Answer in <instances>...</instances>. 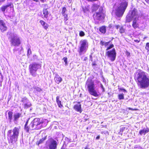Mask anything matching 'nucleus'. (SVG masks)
Here are the masks:
<instances>
[{"instance_id": "obj_1", "label": "nucleus", "mask_w": 149, "mask_h": 149, "mask_svg": "<svg viewBox=\"0 0 149 149\" xmlns=\"http://www.w3.org/2000/svg\"><path fill=\"white\" fill-rule=\"evenodd\" d=\"M136 81L138 86L141 88H146L149 86V77L144 72L139 70Z\"/></svg>"}, {"instance_id": "obj_2", "label": "nucleus", "mask_w": 149, "mask_h": 149, "mask_svg": "<svg viewBox=\"0 0 149 149\" xmlns=\"http://www.w3.org/2000/svg\"><path fill=\"white\" fill-rule=\"evenodd\" d=\"M19 128L15 127L13 130V134H11L12 130H8L7 132V136L8 142L9 144H13L16 143L18 140L19 134Z\"/></svg>"}, {"instance_id": "obj_3", "label": "nucleus", "mask_w": 149, "mask_h": 149, "mask_svg": "<svg viewBox=\"0 0 149 149\" xmlns=\"http://www.w3.org/2000/svg\"><path fill=\"white\" fill-rule=\"evenodd\" d=\"M127 6L128 2L126 1H124L121 2L115 10L116 15L118 17H122Z\"/></svg>"}, {"instance_id": "obj_4", "label": "nucleus", "mask_w": 149, "mask_h": 149, "mask_svg": "<svg viewBox=\"0 0 149 149\" xmlns=\"http://www.w3.org/2000/svg\"><path fill=\"white\" fill-rule=\"evenodd\" d=\"M85 86H87L88 92L91 95L96 97L99 96L95 89L94 81L91 79H88L86 82Z\"/></svg>"}, {"instance_id": "obj_5", "label": "nucleus", "mask_w": 149, "mask_h": 149, "mask_svg": "<svg viewBox=\"0 0 149 149\" xmlns=\"http://www.w3.org/2000/svg\"><path fill=\"white\" fill-rule=\"evenodd\" d=\"M47 123V120L46 119H40L38 118H34L31 122L32 123V126L34 127L35 130H39L41 128L42 125Z\"/></svg>"}, {"instance_id": "obj_6", "label": "nucleus", "mask_w": 149, "mask_h": 149, "mask_svg": "<svg viewBox=\"0 0 149 149\" xmlns=\"http://www.w3.org/2000/svg\"><path fill=\"white\" fill-rule=\"evenodd\" d=\"M105 16V13L104 12L103 8L101 7L99 8V11L96 12L93 15L94 20L98 21L103 20L104 19Z\"/></svg>"}, {"instance_id": "obj_7", "label": "nucleus", "mask_w": 149, "mask_h": 149, "mask_svg": "<svg viewBox=\"0 0 149 149\" xmlns=\"http://www.w3.org/2000/svg\"><path fill=\"white\" fill-rule=\"evenodd\" d=\"M88 47V43L86 40H81L80 42V46L79 47L78 52L79 55H81L83 53L86 52Z\"/></svg>"}, {"instance_id": "obj_8", "label": "nucleus", "mask_w": 149, "mask_h": 149, "mask_svg": "<svg viewBox=\"0 0 149 149\" xmlns=\"http://www.w3.org/2000/svg\"><path fill=\"white\" fill-rule=\"evenodd\" d=\"M41 67L40 65L36 63L30 64L29 67V70L30 73L33 77H35L37 70Z\"/></svg>"}, {"instance_id": "obj_9", "label": "nucleus", "mask_w": 149, "mask_h": 149, "mask_svg": "<svg viewBox=\"0 0 149 149\" xmlns=\"http://www.w3.org/2000/svg\"><path fill=\"white\" fill-rule=\"evenodd\" d=\"M10 42L12 46H18L21 43L20 38L14 35L10 38Z\"/></svg>"}, {"instance_id": "obj_10", "label": "nucleus", "mask_w": 149, "mask_h": 149, "mask_svg": "<svg viewBox=\"0 0 149 149\" xmlns=\"http://www.w3.org/2000/svg\"><path fill=\"white\" fill-rule=\"evenodd\" d=\"M106 55L111 61H113L115 60L116 57V52L115 49H113L112 50L107 51L106 53Z\"/></svg>"}, {"instance_id": "obj_11", "label": "nucleus", "mask_w": 149, "mask_h": 149, "mask_svg": "<svg viewBox=\"0 0 149 149\" xmlns=\"http://www.w3.org/2000/svg\"><path fill=\"white\" fill-rule=\"evenodd\" d=\"M29 121V119L26 120L24 126V130L27 132H29V130H35L34 127L32 126V124L31 122L30 123L29 126L28 125Z\"/></svg>"}, {"instance_id": "obj_12", "label": "nucleus", "mask_w": 149, "mask_h": 149, "mask_svg": "<svg viewBox=\"0 0 149 149\" xmlns=\"http://www.w3.org/2000/svg\"><path fill=\"white\" fill-rule=\"evenodd\" d=\"M7 27L4 22L2 19H0V30L2 32H3L7 30Z\"/></svg>"}, {"instance_id": "obj_13", "label": "nucleus", "mask_w": 149, "mask_h": 149, "mask_svg": "<svg viewBox=\"0 0 149 149\" xmlns=\"http://www.w3.org/2000/svg\"><path fill=\"white\" fill-rule=\"evenodd\" d=\"M74 109L77 112L81 113L82 111L81 105L80 102H78L77 104L74 105L73 107Z\"/></svg>"}, {"instance_id": "obj_14", "label": "nucleus", "mask_w": 149, "mask_h": 149, "mask_svg": "<svg viewBox=\"0 0 149 149\" xmlns=\"http://www.w3.org/2000/svg\"><path fill=\"white\" fill-rule=\"evenodd\" d=\"M12 7L13 8V4L12 3H11L8 4L7 5L3 6L1 7L0 8V10H1V11L4 13L6 10V11H7V8L8 7H10V8H12Z\"/></svg>"}, {"instance_id": "obj_15", "label": "nucleus", "mask_w": 149, "mask_h": 149, "mask_svg": "<svg viewBox=\"0 0 149 149\" xmlns=\"http://www.w3.org/2000/svg\"><path fill=\"white\" fill-rule=\"evenodd\" d=\"M57 143L56 141L53 140L51 141L49 145V149H56Z\"/></svg>"}, {"instance_id": "obj_16", "label": "nucleus", "mask_w": 149, "mask_h": 149, "mask_svg": "<svg viewBox=\"0 0 149 149\" xmlns=\"http://www.w3.org/2000/svg\"><path fill=\"white\" fill-rule=\"evenodd\" d=\"M54 80L56 83L59 84L62 81V79L58 74H56L54 78Z\"/></svg>"}, {"instance_id": "obj_17", "label": "nucleus", "mask_w": 149, "mask_h": 149, "mask_svg": "<svg viewBox=\"0 0 149 149\" xmlns=\"http://www.w3.org/2000/svg\"><path fill=\"white\" fill-rule=\"evenodd\" d=\"M41 24L43 28L45 30H47L49 27V25L45 22L42 20L40 21Z\"/></svg>"}, {"instance_id": "obj_18", "label": "nucleus", "mask_w": 149, "mask_h": 149, "mask_svg": "<svg viewBox=\"0 0 149 149\" xmlns=\"http://www.w3.org/2000/svg\"><path fill=\"white\" fill-rule=\"evenodd\" d=\"M99 31L102 33L105 34L106 32V27L105 26H102L99 28Z\"/></svg>"}, {"instance_id": "obj_19", "label": "nucleus", "mask_w": 149, "mask_h": 149, "mask_svg": "<svg viewBox=\"0 0 149 149\" xmlns=\"http://www.w3.org/2000/svg\"><path fill=\"white\" fill-rule=\"evenodd\" d=\"M22 116V113H17L14 115V120L16 121L18 120L19 118Z\"/></svg>"}, {"instance_id": "obj_20", "label": "nucleus", "mask_w": 149, "mask_h": 149, "mask_svg": "<svg viewBox=\"0 0 149 149\" xmlns=\"http://www.w3.org/2000/svg\"><path fill=\"white\" fill-rule=\"evenodd\" d=\"M132 26L134 29L139 27V25L137 22V20L136 18H135L133 21Z\"/></svg>"}, {"instance_id": "obj_21", "label": "nucleus", "mask_w": 149, "mask_h": 149, "mask_svg": "<svg viewBox=\"0 0 149 149\" xmlns=\"http://www.w3.org/2000/svg\"><path fill=\"white\" fill-rule=\"evenodd\" d=\"M47 137V136H46L43 138L40 139L39 141H37L36 142V144L39 146V144L43 143L44 142V141L46 139Z\"/></svg>"}, {"instance_id": "obj_22", "label": "nucleus", "mask_w": 149, "mask_h": 149, "mask_svg": "<svg viewBox=\"0 0 149 149\" xmlns=\"http://www.w3.org/2000/svg\"><path fill=\"white\" fill-rule=\"evenodd\" d=\"M47 9L48 8H44L43 10V14L45 18H47L48 17L49 12Z\"/></svg>"}, {"instance_id": "obj_23", "label": "nucleus", "mask_w": 149, "mask_h": 149, "mask_svg": "<svg viewBox=\"0 0 149 149\" xmlns=\"http://www.w3.org/2000/svg\"><path fill=\"white\" fill-rule=\"evenodd\" d=\"M60 98L59 96H57L56 98V101L58 107L61 108L63 107V105L62 104L61 101L60 100Z\"/></svg>"}, {"instance_id": "obj_24", "label": "nucleus", "mask_w": 149, "mask_h": 149, "mask_svg": "<svg viewBox=\"0 0 149 149\" xmlns=\"http://www.w3.org/2000/svg\"><path fill=\"white\" fill-rule=\"evenodd\" d=\"M133 17L131 15L128 13L126 17V22H131Z\"/></svg>"}, {"instance_id": "obj_25", "label": "nucleus", "mask_w": 149, "mask_h": 149, "mask_svg": "<svg viewBox=\"0 0 149 149\" xmlns=\"http://www.w3.org/2000/svg\"><path fill=\"white\" fill-rule=\"evenodd\" d=\"M149 132V129L147 128L146 130L143 129L139 131V134L141 135L142 134L145 135L146 133H148Z\"/></svg>"}, {"instance_id": "obj_26", "label": "nucleus", "mask_w": 149, "mask_h": 149, "mask_svg": "<svg viewBox=\"0 0 149 149\" xmlns=\"http://www.w3.org/2000/svg\"><path fill=\"white\" fill-rule=\"evenodd\" d=\"M100 7L99 5L97 4L93 5L92 7V12H93L96 11Z\"/></svg>"}, {"instance_id": "obj_27", "label": "nucleus", "mask_w": 149, "mask_h": 149, "mask_svg": "<svg viewBox=\"0 0 149 149\" xmlns=\"http://www.w3.org/2000/svg\"><path fill=\"white\" fill-rule=\"evenodd\" d=\"M136 11L135 8H134L133 10L130 11L128 13L133 17L134 16L136 15Z\"/></svg>"}, {"instance_id": "obj_28", "label": "nucleus", "mask_w": 149, "mask_h": 149, "mask_svg": "<svg viewBox=\"0 0 149 149\" xmlns=\"http://www.w3.org/2000/svg\"><path fill=\"white\" fill-rule=\"evenodd\" d=\"M8 119L10 122H11L12 121L13 116V112L11 111H9L8 113Z\"/></svg>"}, {"instance_id": "obj_29", "label": "nucleus", "mask_w": 149, "mask_h": 149, "mask_svg": "<svg viewBox=\"0 0 149 149\" xmlns=\"http://www.w3.org/2000/svg\"><path fill=\"white\" fill-rule=\"evenodd\" d=\"M118 98L119 100H123L124 99V95L123 93L119 94L118 95Z\"/></svg>"}, {"instance_id": "obj_30", "label": "nucleus", "mask_w": 149, "mask_h": 149, "mask_svg": "<svg viewBox=\"0 0 149 149\" xmlns=\"http://www.w3.org/2000/svg\"><path fill=\"white\" fill-rule=\"evenodd\" d=\"M67 11L66 8L65 7H63L62 9L61 14L63 15L66 14L65 12Z\"/></svg>"}, {"instance_id": "obj_31", "label": "nucleus", "mask_w": 149, "mask_h": 149, "mask_svg": "<svg viewBox=\"0 0 149 149\" xmlns=\"http://www.w3.org/2000/svg\"><path fill=\"white\" fill-rule=\"evenodd\" d=\"M125 32V29L124 28L123 26H121L119 29V32L121 33H124Z\"/></svg>"}, {"instance_id": "obj_32", "label": "nucleus", "mask_w": 149, "mask_h": 149, "mask_svg": "<svg viewBox=\"0 0 149 149\" xmlns=\"http://www.w3.org/2000/svg\"><path fill=\"white\" fill-rule=\"evenodd\" d=\"M63 16H64L63 20L65 22H66L67 20H68V18L67 14H65L64 15H63Z\"/></svg>"}, {"instance_id": "obj_33", "label": "nucleus", "mask_w": 149, "mask_h": 149, "mask_svg": "<svg viewBox=\"0 0 149 149\" xmlns=\"http://www.w3.org/2000/svg\"><path fill=\"white\" fill-rule=\"evenodd\" d=\"M24 108L25 109H27L29 107H30L31 105L29 104H28L27 103H25L24 104Z\"/></svg>"}, {"instance_id": "obj_34", "label": "nucleus", "mask_w": 149, "mask_h": 149, "mask_svg": "<svg viewBox=\"0 0 149 149\" xmlns=\"http://www.w3.org/2000/svg\"><path fill=\"white\" fill-rule=\"evenodd\" d=\"M145 48L148 51H149V42H147L146 43Z\"/></svg>"}, {"instance_id": "obj_35", "label": "nucleus", "mask_w": 149, "mask_h": 149, "mask_svg": "<svg viewBox=\"0 0 149 149\" xmlns=\"http://www.w3.org/2000/svg\"><path fill=\"white\" fill-rule=\"evenodd\" d=\"M85 35V33L84 31H81L79 33V35L80 36L82 37Z\"/></svg>"}, {"instance_id": "obj_36", "label": "nucleus", "mask_w": 149, "mask_h": 149, "mask_svg": "<svg viewBox=\"0 0 149 149\" xmlns=\"http://www.w3.org/2000/svg\"><path fill=\"white\" fill-rule=\"evenodd\" d=\"M114 46L113 44H112L110 45L108 47H107L106 50H109L111 48H113L114 47Z\"/></svg>"}, {"instance_id": "obj_37", "label": "nucleus", "mask_w": 149, "mask_h": 149, "mask_svg": "<svg viewBox=\"0 0 149 149\" xmlns=\"http://www.w3.org/2000/svg\"><path fill=\"white\" fill-rule=\"evenodd\" d=\"M34 89L36 91L38 92H40L42 91V89L38 87H35Z\"/></svg>"}, {"instance_id": "obj_38", "label": "nucleus", "mask_w": 149, "mask_h": 149, "mask_svg": "<svg viewBox=\"0 0 149 149\" xmlns=\"http://www.w3.org/2000/svg\"><path fill=\"white\" fill-rule=\"evenodd\" d=\"M63 60L65 62V65H67L68 63V58H67V57H64L63 58Z\"/></svg>"}, {"instance_id": "obj_39", "label": "nucleus", "mask_w": 149, "mask_h": 149, "mask_svg": "<svg viewBox=\"0 0 149 149\" xmlns=\"http://www.w3.org/2000/svg\"><path fill=\"white\" fill-rule=\"evenodd\" d=\"M118 89L119 90V91H123L124 92L126 93L127 92V91L125 89L122 88H118Z\"/></svg>"}, {"instance_id": "obj_40", "label": "nucleus", "mask_w": 149, "mask_h": 149, "mask_svg": "<svg viewBox=\"0 0 149 149\" xmlns=\"http://www.w3.org/2000/svg\"><path fill=\"white\" fill-rule=\"evenodd\" d=\"M31 54V51L30 48H29L27 50V55H29Z\"/></svg>"}, {"instance_id": "obj_41", "label": "nucleus", "mask_w": 149, "mask_h": 149, "mask_svg": "<svg viewBox=\"0 0 149 149\" xmlns=\"http://www.w3.org/2000/svg\"><path fill=\"white\" fill-rule=\"evenodd\" d=\"M128 109L130 110H132V111H137L138 110V109H136V108L133 109L132 108H130V107L128 108Z\"/></svg>"}, {"instance_id": "obj_42", "label": "nucleus", "mask_w": 149, "mask_h": 149, "mask_svg": "<svg viewBox=\"0 0 149 149\" xmlns=\"http://www.w3.org/2000/svg\"><path fill=\"white\" fill-rule=\"evenodd\" d=\"M111 42V41H109V42H106L104 43V45L105 46H108L109 44Z\"/></svg>"}, {"instance_id": "obj_43", "label": "nucleus", "mask_w": 149, "mask_h": 149, "mask_svg": "<svg viewBox=\"0 0 149 149\" xmlns=\"http://www.w3.org/2000/svg\"><path fill=\"white\" fill-rule=\"evenodd\" d=\"M125 53L126 54L127 56L128 57L130 56V53L128 51H126Z\"/></svg>"}, {"instance_id": "obj_44", "label": "nucleus", "mask_w": 149, "mask_h": 149, "mask_svg": "<svg viewBox=\"0 0 149 149\" xmlns=\"http://www.w3.org/2000/svg\"><path fill=\"white\" fill-rule=\"evenodd\" d=\"M104 43L102 41H100V44L101 46H103L104 45Z\"/></svg>"}, {"instance_id": "obj_45", "label": "nucleus", "mask_w": 149, "mask_h": 149, "mask_svg": "<svg viewBox=\"0 0 149 149\" xmlns=\"http://www.w3.org/2000/svg\"><path fill=\"white\" fill-rule=\"evenodd\" d=\"M115 27H116V28L117 29H118V28H120V27H121L119 25H116L115 26Z\"/></svg>"}, {"instance_id": "obj_46", "label": "nucleus", "mask_w": 149, "mask_h": 149, "mask_svg": "<svg viewBox=\"0 0 149 149\" xmlns=\"http://www.w3.org/2000/svg\"><path fill=\"white\" fill-rule=\"evenodd\" d=\"M90 59L92 61H93V57L92 55H90Z\"/></svg>"}, {"instance_id": "obj_47", "label": "nucleus", "mask_w": 149, "mask_h": 149, "mask_svg": "<svg viewBox=\"0 0 149 149\" xmlns=\"http://www.w3.org/2000/svg\"><path fill=\"white\" fill-rule=\"evenodd\" d=\"M125 129V127H123L120 129V131H123Z\"/></svg>"}, {"instance_id": "obj_48", "label": "nucleus", "mask_w": 149, "mask_h": 149, "mask_svg": "<svg viewBox=\"0 0 149 149\" xmlns=\"http://www.w3.org/2000/svg\"><path fill=\"white\" fill-rule=\"evenodd\" d=\"M87 1L89 2H93L94 1H97L98 0H87Z\"/></svg>"}, {"instance_id": "obj_49", "label": "nucleus", "mask_w": 149, "mask_h": 149, "mask_svg": "<svg viewBox=\"0 0 149 149\" xmlns=\"http://www.w3.org/2000/svg\"><path fill=\"white\" fill-rule=\"evenodd\" d=\"M134 42H136L137 43H139L140 41V40H134Z\"/></svg>"}, {"instance_id": "obj_50", "label": "nucleus", "mask_w": 149, "mask_h": 149, "mask_svg": "<svg viewBox=\"0 0 149 149\" xmlns=\"http://www.w3.org/2000/svg\"><path fill=\"white\" fill-rule=\"evenodd\" d=\"M100 138V135H98L96 137V139H99Z\"/></svg>"}, {"instance_id": "obj_51", "label": "nucleus", "mask_w": 149, "mask_h": 149, "mask_svg": "<svg viewBox=\"0 0 149 149\" xmlns=\"http://www.w3.org/2000/svg\"><path fill=\"white\" fill-rule=\"evenodd\" d=\"M41 2L42 3H44L45 1H46V0H40Z\"/></svg>"}, {"instance_id": "obj_52", "label": "nucleus", "mask_w": 149, "mask_h": 149, "mask_svg": "<svg viewBox=\"0 0 149 149\" xmlns=\"http://www.w3.org/2000/svg\"><path fill=\"white\" fill-rule=\"evenodd\" d=\"M84 149H90V148H88V146H86L85 148Z\"/></svg>"}, {"instance_id": "obj_53", "label": "nucleus", "mask_w": 149, "mask_h": 149, "mask_svg": "<svg viewBox=\"0 0 149 149\" xmlns=\"http://www.w3.org/2000/svg\"><path fill=\"white\" fill-rule=\"evenodd\" d=\"M145 1L148 3H149V0H145Z\"/></svg>"}, {"instance_id": "obj_54", "label": "nucleus", "mask_w": 149, "mask_h": 149, "mask_svg": "<svg viewBox=\"0 0 149 149\" xmlns=\"http://www.w3.org/2000/svg\"><path fill=\"white\" fill-rule=\"evenodd\" d=\"M92 65L93 66L95 65H96V64L95 63H92Z\"/></svg>"}, {"instance_id": "obj_55", "label": "nucleus", "mask_w": 149, "mask_h": 149, "mask_svg": "<svg viewBox=\"0 0 149 149\" xmlns=\"http://www.w3.org/2000/svg\"><path fill=\"white\" fill-rule=\"evenodd\" d=\"M101 87L102 88V89H103V91L104 92V89L102 85L101 86Z\"/></svg>"}, {"instance_id": "obj_56", "label": "nucleus", "mask_w": 149, "mask_h": 149, "mask_svg": "<svg viewBox=\"0 0 149 149\" xmlns=\"http://www.w3.org/2000/svg\"><path fill=\"white\" fill-rule=\"evenodd\" d=\"M33 0L36 2H38L39 1V0Z\"/></svg>"}, {"instance_id": "obj_57", "label": "nucleus", "mask_w": 149, "mask_h": 149, "mask_svg": "<svg viewBox=\"0 0 149 149\" xmlns=\"http://www.w3.org/2000/svg\"><path fill=\"white\" fill-rule=\"evenodd\" d=\"M65 148L63 146L61 148V149H65Z\"/></svg>"}, {"instance_id": "obj_58", "label": "nucleus", "mask_w": 149, "mask_h": 149, "mask_svg": "<svg viewBox=\"0 0 149 149\" xmlns=\"http://www.w3.org/2000/svg\"><path fill=\"white\" fill-rule=\"evenodd\" d=\"M5 1V0H0V2H3V1Z\"/></svg>"}, {"instance_id": "obj_59", "label": "nucleus", "mask_w": 149, "mask_h": 149, "mask_svg": "<svg viewBox=\"0 0 149 149\" xmlns=\"http://www.w3.org/2000/svg\"><path fill=\"white\" fill-rule=\"evenodd\" d=\"M87 59V58L86 57H85L84 59V61H86Z\"/></svg>"}, {"instance_id": "obj_60", "label": "nucleus", "mask_w": 149, "mask_h": 149, "mask_svg": "<svg viewBox=\"0 0 149 149\" xmlns=\"http://www.w3.org/2000/svg\"><path fill=\"white\" fill-rule=\"evenodd\" d=\"M1 77H2V80H3V76H2V75H1Z\"/></svg>"}]
</instances>
